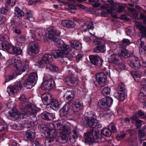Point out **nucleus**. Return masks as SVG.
Returning <instances> with one entry per match:
<instances>
[{"label":"nucleus","instance_id":"obj_1","mask_svg":"<svg viewBox=\"0 0 146 146\" xmlns=\"http://www.w3.org/2000/svg\"><path fill=\"white\" fill-rule=\"evenodd\" d=\"M56 125V129L59 130L60 135L58 137L59 141L62 143L66 142L68 139V135L70 133L71 129L69 127L63 125L62 122L58 121L57 123H54L53 125Z\"/></svg>","mask_w":146,"mask_h":146},{"label":"nucleus","instance_id":"obj_2","mask_svg":"<svg viewBox=\"0 0 146 146\" xmlns=\"http://www.w3.org/2000/svg\"><path fill=\"white\" fill-rule=\"evenodd\" d=\"M96 117L95 115L91 113L82 120V123L84 126H88L92 128H100L102 125L96 119Z\"/></svg>","mask_w":146,"mask_h":146},{"label":"nucleus","instance_id":"obj_3","mask_svg":"<svg viewBox=\"0 0 146 146\" xmlns=\"http://www.w3.org/2000/svg\"><path fill=\"white\" fill-rule=\"evenodd\" d=\"M84 139L86 143H100L102 141L101 138L99 136V132L94 129L85 133Z\"/></svg>","mask_w":146,"mask_h":146},{"label":"nucleus","instance_id":"obj_4","mask_svg":"<svg viewBox=\"0 0 146 146\" xmlns=\"http://www.w3.org/2000/svg\"><path fill=\"white\" fill-rule=\"evenodd\" d=\"M19 106L21 112H30L34 113L36 112L37 111L36 108L32 106L29 102L19 103Z\"/></svg>","mask_w":146,"mask_h":146},{"label":"nucleus","instance_id":"obj_5","mask_svg":"<svg viewBox=\"0 0 146 146\" xmlns=\"http://www.w3.org/2000/svg\"><path fill=\"white\" fill-rule=\"evenodd\" d=\"M22 85L20 81H17L15 82L14 86L10 85L7 88V91L9 95L12 96L15 93L19 92L22 88Z\"/></svg>","mask_w":146,"mask_h":146},{"label":"nucleus","instance_id":"obj_6","mask_svg":"<svg viewBox=\"0 0 146 146\" xmlns=\"http://www.w3.org/2000/svg\"><path fill=\"white\" fill-rule=\"evenodd\" d=\"M113 102L112 99L110 97L102 98L100 100L98 103L99 107L102 109H106L112 105Z\"/></svg>","mask_w":146,"mask_h":146},{"label":"nucleus","instance_id":"obj_7","mask_svg":"<svg viewBox=\"0 0 146 146\" xmlns=\"http://www.w3.org/2000/svg\"><path fill=\"white\" fill-rule=\"evenodd\" d=\"M29 68V63L27 60L25 59L22 60L18 65L16 66L15 68L17 70V74L20 75L28 70Z\"/></svg>","mask_w":146,"mask_h":146},{"label":"nucleus","instance_id":"obj_8","mask_svg":"<svg viewBox=\"0 0 146 146\" xmlns=\"http://www.w3.org/2000/svg\"><path fill=\"white\" fill-rule=\"evenodd\" d=\"M96 81L94 82V84L97 86L102 87L104 86L107 79L105 74L101 72L96 75Z\"/></svg>","mask_w":146,"mask_h":146},{"label":"nucleus","instance_id":"obj_9","mask_svg":"<svg viewBox=\"0 0 146 146\" xmlns=\"http://www.w3.org/2000/svg\"><path fill=\"white\" fill-rule=\"evenodd\" d=\"M97 46L94 49V52L96 53L104 52L106 51L105 43L103 40L97 39L95 40Z\"/></svg>","mask_w":146,"mask_h":146},{"label":"nucleus","instance_id":"obj_10","mask_svg":"<svg viewBox=\"0 0 146 146\" xmlns=\"http://www.w3.org/2000/svg\"><path fill=\"white\" fill-rule=\"evenodd\" d=\"M55 86V82L52 79H50L43 81L41 85L42 89L44 90H50Z\"/></svg>","mask_w":146,"mask_h":146},{"label":"nucleus","instance_id":"obj_11","mask_svg":"<svg viewBox=\"0 0 146 146\" xmlns=\"http://www.w3.org/2000/svg\"><path fill=\"white\" fill-rule=\"evenodd\" d=\"M53 61L52 55L49 54H45L42 58L41 61L36 63V64L40 67L45 64H48Z\"/></svg>","mask_w":146,"mask_h":146},{"label":"nucleus","instance_id":"obj_12","mask_svg":"<svg viewBox=\"0 0 146 146\" xmlns=\"http://www.w3.org/2000/svg\"><path fill=\"white\" fill-rule=\"evenodd\" d=\"M89 58L91 63L94 65L100 67L102 64L103 61L102 58L98 55H90Z\"/></svg>","mask_w":146,"mask_h":146},{"label":"nucleus","instance_id":"obj_13","mask_svg":"<svg viewBox=\"0 0 146 146\" xmlns=\"http://www.w3.org/2000/svg\"><path fill=\"white\" fill-rule=\"evenodd\" d=\"M29 53L32 55H34L39 52L38 44L36 42H31L29 44Z\"/></svg>","mask_w":146,"mask_h":146},{"label":"nucleus","instance_id":"obj_14","mask_svg":"<svg viewBox=\"0 0 146 146\" xmlns=\"http://www.w3.org/2000/svg\"><path fill=\"white\" fill-rule=\"evenodd\" d=\"M60 33L58 31H54L52 33H45L43 38L44 40L48 39H51L56 42L58 38V36L60 35Z\"/></svg>","mask_w":146,"mask_h":146},{"label":"nucleus","instance_id":"obj_15","mask_svg":"<svg viewBox=\"0 0 146 146\" xmlns=\"http://www.w3.org/2000/svg\"><path fill=\"white\" fill-rule=\"evenodd\" d=\"M60 50L65 58L67 56L66 55H68L70 54L71 56H74V53L71 51V48L69 45L66 44L64 45Z\"/></svg>","mask_w":146,"mask_h":146},{"label":"nucleus","instance_id":"obj_16","mask_svg":"<svg viewBox=\"0 0 146 146\" xmlns=\"http://www.w3.org/2000/svg\"><path fill=\"white\" fill-rule=\"evenodd\" d=\"M128 65L132 68L137 69L139 68L141 66V64L137 58L134 57L129 60L127 62Z\"/></svg>","mask_w":146,"mask_h":146},{"label":"nucleus","instance_id":"obj_17","mask_svg":"<svg viewBox=\"0 0 146 146\" xmlns=\"http://www.w3.org/2000/svg\"><path fill=\"white\" fill-rule=\"evenodd\" d=\"M83 107L82 101L78 99H76L73 102L72 105V109L74 112L79 111Z\"/></svg>","mask_w":146,"mask_h":146},{"label":"nucleus","instance_id":"obj_18","mask_svg":"<svg viewBox=\"0 0 146 146\" xmlns=\"http://www.w3.org/2000/svg\"><path fill=\"white\" fill-rule=\"evenodd\" d=\"M42 101L44 105L48 106L50 104L53 98L51 95L48 93H45L41 96Z\"/></svg>","mask_w":146,"mask_h":146},{"label":"nucleus","instance_id":"obj_19","mask_svg":"<svg viewBox=\"0 0 146 146\" xmlns=\"http://www.w3.org/2000/svg\"><path fill=\"white\" fill-rule=\"evenodd\" d=\"M138 117L136 115H134L130 118L133 120L132 123H136L135 126L138 128H140L141 127V125L143 123V121L138 119Z\"/></svg>","mask_w":146,"mask_h":146},{"label":"nucleus","instance_id":"obj_20","mask_svg":"<svg viewBox=\"0 0 146 146\" xmlns=\"http://www.w3.org/2000/svg\"><path fill=\"white\" fill-rule=\"evenodd\" d=\"M120 52L118 53V55L121 58H127L130 56L131 54L130 52L128 51L125 48H121Z\"/></svg>","mask_w":146,"mask_h":146},{"label":"nucleus","instance_id":"obj_21","mask_svg":"<svg viewBox=\"0 0 146 146\" xmlns=\"http://www.w3.org/2000/svg\"><path fill=\"white\" fill-rule=\"evenodd\" d=\"M42 118L44 120L50 121L52 120L54 118V115L52 113L44 111L41 114Z\"/></svg>","mask_w":146,"mask_h":146},{"label":"nucleus","instance_id":"obj_22","mask_svg":"<svg viewBox=\"0 0 146 146\" xmlns=\"http://www.w3.org/2000/svg\"><path fill=\"white\" fill-rule=\"evenodd\" d=\"M25 136L29 139H33L35 136V129L31 128L27 130L25 133Z\"/></svg>","mask_w":146,"mask_h":146},{"label":"nucleus","instance_id":"obj_23","mask_svg":"<svg viewBox=\"0 0 146 146\" xmlns=\"http://www.w3.org/2000/svg\"><path fill=\"white\" fill-rule=\"evenodd\" d=\"M73 93L74 92L73 91H68L64 94V97L67 102H68L73 100L74 97Z\"/></svg>","mask_w":146,"mask_h":146},{"label":"nucleus","instance_id":"obj_24","mask_svg":"<svg viewBox=\"0 0 146 146\" xmlns=\"http://www.w3.org/2000/svg\"><path fill=\"white\" fill-rule=\"evenodd\" d=\"M49 105H50V107L51 108L54 110H56L59 108L60 104L58 101L53 98Z\"/></svg>","mask_w":146,"mask_h":146},{"label":"nucleus","instance_id":"obj_25","mask_svg":"<svg viewBox=\"0 0 146 146\" xmlns=\"http://www.w3.org/2000/svg\"><path fill=\"white\" fill-rule=\"evenodd\" d=\"M109 62L113 63L116 64H119L120 63L119 59L118 58V56L115 54H113L111 55L110 57L108 59Z\"/></svg>","mask_w":146,"mask_h":146},{"label":"nucleus","instance_id":"obj_26","mask_svg":"<svg viewBox=\"0 0 146 146\" xmlns=\"http://www.w3.org/2000/svg\"><path fill=\"white\" fill-rule=\"evenodd\" d=\"M24 125L25 127H31L34 126L35 125V122L32 121V120L29 117L24 120Z\"/></svg>","mask_w":146,"mask_h":146},{"label":"nucleus","instance_id":"obj_27","mask_svg":"<svg viewBox=\"0 0 146 146\" xmlns=\"http://www.w3.org/2000/svg\"><path fill=\"white\" fill-rule=\"evenodd\" d=\"M78 129L76 126H74L73 127V129L72 130V134L70 136V140L71 141L72 138L74 139H76L78 138L79 133Z\"/></svg>","mask_w":146,"mask_h":146},{"label":"nucleus","instance_id":"obj_28","mask_svg":"<svg viewBox=\"0 0 146 146\" xmlns=\"http://www.w3.org/2000/svg\"><path fill=\"white\" fill-rule=\"evenodd\" d=\"M81 28L83 31H86L87 30H93L94 28L93 23L92 22H90L88 25L84 24L81 27Z\"/></svg>","mask_w":146,"mask_h":146},{"label":"nucleus","instance_id":"obj_29","mask_svg":"<svg viewBox=\"0 0 146 146\" xmlns=\"http://www.w3.org/2000/svg\"><path fill=\"white\" fill-rule=\"evenodd\" d=\"M72 47L77 50H80L82 48L81 44L77 41H74L71 42Z\"/></svg>","mask_w":146,"mask_h":146},{"label":"nucleus","instance_id":"obj_30","mask_svg":"<svg viewBox=\"0 0 146 146\" xmlns=\"http://www.w3.org/2000/svg\"><path fill=\"white\" fill-rule=\"evenodd\" d=\"M66 82L68 85L70 86H75L76 84V81L72 77H67L66 79Z\"/></svg>","mask_w":146,"mask_h":146},{"label":"nucleus","instance_id":"obj_31","mask_svg":"<svg viewBox=\"0 0 146 146\" xmlns=\"http://www.w3.org/2000/svg\"><path fill=\"white\" fill-rule=\"evenodd\" d=\"M52 54L55 58L60 57L64 58L65 59L60 49L54 50L52 52Z\"/></svg>","mask_w":146,"mask_h":146},{"label":"nucleus","instance_id":"obj_32","mask_svg":"<svg viewBox=\"0 0 146 146\" xmlns=\"http://www.w3.org/2000/svg\"><path fill=\"white\" fill-rule=\"evenodd\" d=\"M14 11L15 14L16 16L19 18L21 17L24 15V13L18 7H15Z\"/></svg>","mask_w":146,"mask_h":146},{"label":"nucleus","instance_id":"obj_33","mask_svg":"<svg viewBox=\"0 0 146 146\" xmlns=\"http://www.w3.org/2000/svg\"><path fill=\"white\" fill-rule=\"evenodd\" d=\"M35 84L31 81L27 79L24 82L23 85L25 87L27 88L31 89L32 88Z\"/></svg>","mask_w":146,"mask_h":146},{"label":"nucleus","instance_id":"obj_34","mask_svg":"<svg viewBox=\"0 0 146 146\" xmlns=\"http://www.w3.org/2000/svg\"><path fill=\"white\" fill-rule=\"evenodd\" d=\"M17 110L16 109H12L11 110L9 111V116L13 117L15 119H17L18 118V113Z\"/></svg>","mask_w":146,"mask_h":146},{"label":"nucleus","instance_id":"obj_35","mask_svg":"<svg viewBox=\"0 0 146 146\" xmlns=\"http://www.w3.org/2000/svg\"><path fill=\"white\" fill-rule=\"evenodd\" d=\"M115 95L118 96V98L121 101H123L126 98L127 95V92H122L120 93H118L114 94Z\"/></svg>","mask_w":146,"mask_h":146},{"label":"nucleus","instance_id":"obj_36","mask_svg":"<svg viewBox=\"0 0 146 146\" xmlns=\"http://www.w3.org/2000/svg\"><path fill=\"white\" fill-rule=\"evenodd\" d=\"M28 79L29 80V79L31 81L33 82L35 84L38 79L37 74L35 72L31 73Z\"/></svg>","mask_w":146,"mask_h":146},{"label":"nucleus","instance_id":"obj_37","mask_svg":"<svg viewBox=\"0 0 146 146\" xmlns=\"http://www.w3.org/2000/svg\"><path fill=\"white\" fill-rule=\"evenodd\" d=\"M47 134L50 137L54 138L57 135V133L54 129L49 128L47 131Z\"/></svg>","mask_w":146,"mask_h":146},{"label":"nucleus","instance_id":"obj_38","mask_svg":"<svg viewBox=\"0 0 146 146\" xmlns=\"http://www.w3.org/2000/svg\"><path fill=\"white\" fill-rule=\"evenodd\" d=\"M21 113H18V118H19L21 119H27L29 117L28 115L30 114L31 113L30 112H21Z\"/></svg>","mask_w":146,"mask_h":146},{"label":"nucleus","instance_id":"obj_39","mask_svg":"<svg viewBox=\"0 0 146 146\" xmlns=\"http://www.w3.org/2000/svg\"><path fill=\"white\" fill-rule=\"evenodd\" d=\"M122 43L121 44L118 45L120 48H125L127 45L130 43L129 40L127 39L124 38L122 40Z\"/></svg>","mask_w":146,"mask_h":146},{"label":"nucleus","instance_id":"obj_40","mask_svg":"<svg viewBox=\"0 0 146 146\" xmlns=\"http://www.w3.org/2000/svg\"><path fill=\"white\" fill-rule=\"evenodd\" d=\"M44 31L41 29H36L34 32V35L35 36L38 38H40L43 35Z\"/></svg>","mask_w":146,"mask_h":146},{"label":"nucleus","instance_id":"obj_41","mask_svg":"<svg viewBox=\"0 0 146 146\" xmlns=\"http://www.w3.org/2000/svg\"><path fill=\"white\" fill-rule=\"evenodd\" d=\"M46 67L47 69L54 72H57L58 70V67L53 64H47L46 65Z\"/></svg>","mask_w":146,"mask_h":146},{"label":"nucleus","instance_id":"obj_42","mask_svg":"<svg viewBox=\"0 0 146 146\" xmlns=\"http://www.w3.org/2000/svg\"><path fill=\"white\" fill-rule=\"evenodd\" d=\"M111 89L110 87H105L102 90V94L105 96H106L110 94Z\"/></svg>","mask_w":146,"mask_h":146},{"label":"nucleus","instance_id":"obj_43","mask_svg":"<svg viewBox=\"0 0 146 146\" xmlns=\"http://www.w3.org/2000/svg\"><path fill=\"white\" fill-rule=\"evenodd\" d=\"M109 128H104L102 131V133L107 137H110L111 135V132Z\"/></svg>","mask_w":146,"mask_h":146},{"label":"nucleus","instance_id":"obj_44","mask_svg":"<svg viewBox=\"0 0 146 146\" xmlns=\"http://www.w3.org/2000/svg\"><path fill=\"white\" fill-rule=\"evenodd\" d=\"M55 42H56V46L59 49H61L63 46L66 44L64 43L63 40L59 39L58 38V40H57Z\"/></svg>","mask_w":146,"mask_h":146},{"label":"nucleus","instance_id":"obj_45","mask_svg":"<svg viewBox=\"0 0 146 146\" xmlns=\"http://www.w3.org/2000/svg\"><path fill=\"white\" fill-rule=\"evenodd\" d=\"M69 110L68 105H65L63 108L60 110V114L61 115L64 116L66 115Z\"/></svg>","mask_w":146,"mask_h":146},{"label":"nucleus","instance_id":"obj_46","mask_svg":"<svg viewBox=\"0 0 146 146\" xmlns=\"http://www.w3.org/2000/svg\"><path fill=\"white\" fill-rule=\"evenodd\" d=\"M12 50L13 53L17 54H20L22 52V50L19 47L17 46H13Z\"/></svg>","mask_w":146,"mask_h":146},{"label":"nucleus","instance_id":"obj_47","mask_svg":"<svg viewBox=\"0 0 146 146\" xmlns=\"http://www.w3.org/2000/svg\"><path fill=\"white\" fill-rule=\"evenodd\" d=\"M2 47L4 49L8 50L9 49L11 46L10 44L7 42H3L1 44Z\"/></svg>","mask_w":146,"mask_h":146},{"label":"nucleus","instance_id":"obj_48","mask_svg":"<svg viewBox=\"0 0 146 146\" xmlns=\"http://www.w3.org/2000/svg\"><path fill=\"white\" fill-rule=\"evenodd\" d=\"M13 58V60L14 61V66L15 68L16 66L18 65L21 62V60H20V58L17 56H14Z\"/></svg>","mask_w":146,"mask_h":146},{"label":"nucleus","instance_id":"obj_49","mask_svg":"<svg viewBox=\"0 0 146 146\" xmlns=\"http://www.w3.org/2000/svg\"><path fill=\"white\" fill-rule=\"evenodd\" d=\"M131 74L134 79L136 78H140L141 76V73L139 72H132L131 73Z\"/></svg>","mask_w":146,"mask_h":146},{"label":"nucleus","instance_id":"obj_50","mask_svg":"<svg viewBox=\"0 0 146 146\" xmlns=\"http://www.w3.org/2000/svg\"><path fill=\"white\" fill-rule=\"evenodd\" d=\"M27 19L30 21H33L34 20V19L33 17V15L31 11L27 12L26 13Z\"/></svg>","mask_w":146,"mask_h":146},{"label":"nucleus","instance_id":"obj_51","mask_svg":"<svg viewBox=\"0 0 146 146\" xmlns=\"http://www.w3.org/2000/svg\"><path fill=\"white\" fill-rule=\"evenodd\" d=\"M118 89L119 91H121V92H127L124 84L122 83H121L119 84L118 87Z\"/></svg>","mask_w":146,"mask_h":146},{"label":"nucleus","instance_id":"obj_52","mask_svg":"<svg viewBox=\"0 0 146 146\" xmlns=\"http://www.w3.org/2000/svg\"><path fill=\"white\" fill-rule=\"evenodd\" d=\"M109 129L111 130V132L116 133L117 132V129L115 125L113 123H110L108 126Z\"/></svg>","mask_w":146,"mask_h":146},{"label":"nucleus","instance_id":"obj_53","mask_svg":"<svg viewBox=\"0 0 146 146\" xmlns=\"http://www.w3.org/2000/svg\"><path fill=\"white\" fill-rule=\"evenodd\" d=\"M139 31L141 36L143 37H146V27L144 26L141 28Z\"/></svg>","mask_w":146,"mask_h":146},{"label":"nucleus","instance_id":"obj_54","mask_svg":"<svg viewBox=\"0 0 146 146\" xmlns=\"http://www.w3.org/2000/svg\"><path fill=\"white\" fill-rule=\"evenodd\" d=\"M141 43L140 45L141 46V48H143V49L145 50L146 48V40L144 39V40H143V39L140 40Z\"/></svg>","mask_w":146,"mask_h":146},{"label":"nucleus","instance_id":"obj_55","mask_svg":"<svg viewBox=\"0 0 146 146\" xmlns=\"http://www.w3.org/2000/svg\"><path fill=\"white\" fill-rule=\"evenodd\" d=\"M54 138L50 137H49L46 138L45 142V145L46 146H48L50 145L48 143L52 142L54 141Z\"/></svg>","mask_w":146,"mask_h":146},{"label":"nucleus","instance_id":"obj_56","mask_svg":"<svg viewBox=\"0 0 146 146\" xmlns=\"http://www.w3.org/2000/svg\"><path fill=\"white\" fill-rule=\"evenodd\" d=\"M67 28H72L74 27L75 25V22L71 20H68Z\"/></svg>","mask_w":146,"mask_h":146},{"label":"nucleus","instance_id":"obj_57","mask_svg":"<svg viewBox=\"0 0 146 146\" xmlns=\"http://www.w3.org/2000/svg\"><path fill=\"white\" fill-rule=\"evenodd\" d=\"M19 103H23L24 102H27L26 101L25 96L23 94H21L19 98Z\"/></svg>","mask_w":146,"mask_h":146},{"label":"nucleus","instance_id":"obj_58","mask_svg":"<svg viewBox=\"0 0 146 146\" xmlns=\"http://www.w3.org/2000/svg\"><path fill=\"white\" fill-rule=\"evenodd\" d=\"M12 127L13 129L18 130L22 129L23 128L22 126L19 124H14L13 125Z\"/></svg>","mask_w":146,"mask_h":146},{"label":"nucleus","instance_id":"obj_59","mask_svg":"<svg viewBox=\"0 0 146 146\" xmlns=\"http://www.w3.org/2000/svg\"><path fill=\"white\" fill-rule=\"evenodd\" d=\"M17 40L18 42L23 43L25 41V37L23 36H21L17 38Z\"/></svg>","mask_w":146,"mask_h":146},{"label":"nucleus","instance_id":"obj_60","mask_svg":"<svg viewBox=\"0 0 146 146\" xmlns=\"http://www.w3.org/2000/svg\"><path fill=\"white\" fill-rule=\"evenodd\" d=\"M139 133V139H142L145 136V133L143 130H140L138 131Z\"/></svg>","mask_w":146,"mask_h":146},{"label":"nucleus","instance_id":"obj_61","mask_svg":"<svg viewBox=\"0 0 146 146\" xmlns=\"http://www.w3.org/2000/svg\"><path fill=\"white\" fill-rule=\"evenodd\" d=\"M127 141L130 143H135V144L137 143V139L136 137L134 138L131 137L128 139Z\"/></svg>","mask_w":146,"mask_h":146},{"label":"nucleus","instance_id":"obj_62","mask_svg":"<svg viewBox=\"0 0 146 146\" xmlns=\"http://www.w3.org/2000/svg\"><path fill=\"white\" fill-rule=\"evenodd\" d=\"M115 9L113 7H108L107 9L106 10L107 13L111 14L113 13V11H114Z\"/></svg>","mask_w":146,"mask_h":146},{"label":"nucleus","instance_id":"obj_63","mask_svg":"<svg viewBox=\"0 0 146 146\" xmlns=\"http://www.w3.org/2000/svg\"><path fill=\"white\" fill-rule=\"evenodd\" d=\"M136 27L137 28H138L139 30H140L144 26L143 25L142 23L137 22L136 23Z\"/></svg>","mask_w":146,"mask_h":146},{"label":"nucleus","instance_id":"obj_64","mask_svg":"<svg viewBox=\"0 0 146 146\" xmlns=\"http://www.w3.org/2000/svg\"><path fill=\"white\" fill-rule=\"evenodd\" d=\"M141 83L143 89L146 91V80L141 81Z\"/></svg>","mask_w":146,"mask_h":146}]
</instances>
